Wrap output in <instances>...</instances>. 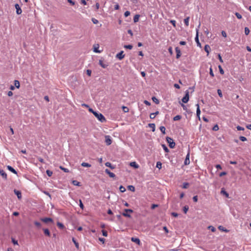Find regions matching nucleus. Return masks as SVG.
<instances>
[{
	"label": "nucleus",
	"instance_id": "4be33fe9",
	"mask_svg": "<svg viewBox=\"0 0 251 251\" xmlns=\"http://www.w3.org/2000/svg\"><path fill=\"white\" fill-rule=\"evenodd\" d=\"M140 15L138 14H136L134 16L133 18V21L134 23H137L139 21Z\"/></svg>",
	"mask_w": 251,
	"mask_h": 251
},
{
	"label": "nucleus",
	"instance_id": "412c9836",
	"mask_svg": "<svg viewBox=\"0 0 251 251\" xmlns=\"http://www.w3.org/2000/svg\"><path fill=\"white\" fill-rule=\"evenodd\" d=\"M210 50V47L209 45H206L204 47V50L205 51V52H207V55L209 54V50Z\"/></svg>",
	"mask_w": 251,
	"mask_h": 251
},
{
	"label": "nucleus",
	"instance_id": "0e129e2a",
	"mask_svg": "<svg viewBox=\"0 0 251 251\" xmlns=\"http://www.w3.org/2000/svg\"><path fill=\"white\" fill-rule=\"evenodd\" d=\"M79 206L82 209L84 208V205L80 200H79Z\"/></svg>",
	"mask_w": 251,
	"mask_h": 251
},
{
	"label": "nucleus",
	"instance_id": "bb28decb",
	"mask_svg": "<svg viewBox=\"0 0 251 251\" xmlns=\"http://www.w3.org/2000/svg\"><path fill=\"white\" fill-rule=\"evenodd\" d=\"M14 85H15V87H16L17 88H19V87L20 86L19 81L17 80H15L14 81Z\"/></svg>",
	"mask_w": 251,
	"mask_h": 251
},
{
	"label": "nucleus",
	"instance_id": "39448f33",
	"mask_svg": "<svg viewBox=\"0 0 251 251\" xmlns=\"http://www.w3.org/2000/svg\"><path fill=\"white\" fill-rule=\"evenodd\" d=\"M40 220L46 224H47L50 222L51 223H53V221L52 219L51 218H48V217L42 218L40 219Z\"/></svg>",
	"mask_w": 251,
	"mask_h": 251
},
{
	"label": "nucleus",
	"instance_id": "aec40b11",
	"mask_svg": "<svg viewBox=\"0 0 251 251\" xmlns=\"http://www.w3.org/2000/svg\"><path fill=\"white\" fill-rule=\"evenodd\" d=\"M43 231H44V234L46 235H47L48 236H50V232L48 228H44L43 229Z\"/></svg>",
	"mask_w": 251,
	"mask_h": 251
},
{
	"label": "nucleus",
	"instance_id": "72a5a7b5",
	"mask_svg": "<svg viewBox=\"0 0 251 251\" xmlns=\"http://www.w3.org/2000/svg\"><path fill=\"white\" fill-rule=\"evenodd\" d=\"M218 228L221 230H222L223 231H225L226 232H227L228 231V230L227 229H226V228H225V227H224L223 226H220L218 227Z\"/></svg>",
	"mask_w": 251,
	"mask_h": 251
},
{
	"label": "nucleus",
	"instance_id": "49530a36",
	"mask_svg": "<svg viewBox=\"0 0 251 251\" xmlns=\"http://www.w3.org/2000/svg\"><path fill=\"white\" fill-rule=\"evenodd\" d=\"M46 173L49 176H51L52 175V172L49 170L46 171Z\"/></svg>",
	"mask_w": 251,
	"mask_h": 251
},
{
	"label": "nucleus",
	"instance_id": "dca6fc26",
	"mask_svg": "<svg viewBox=\"0 0 251 251\" xmlns=\"http://www.w3.org/2000/svg\"><path fill=\"white\" fill-rule=\"evenodd\" d=\"M195 41L196 42L197 45L198 46L201 47V43H200L199 40V35H198V29H197V34L195 37Z\"/></svg>",
	"mask_w": 251,
	"mask_h": 251
},
{
	"label": "nucleus",
	"instance_id": "393cba45",
	"mask_svg": "<svg viewBox=\"0 0 251 251\" xmlns=\"http://www.w3.org/2000/svg\"><path fill=\"white\" fill-rule=\"evenodd\" d=\"M34 224L35 225V226L38 228H40L41 227V226H42V225L39 222H37V221H35L34 222Z\"/></svg>",
	"mask_w": 251,
	"mask_h": 251
},
{
	"label": "nucleus",
	"instance_id": "58836bf2",
	"mask_svg": "<svg viewBox=\"0 0 251 251\" xmlns=\"http://www.w3.org/2000/svg\"><path fill=\"white\" fill-rule=\"evenodd\" d=\"M119 190L121 192L124 193L126 191V188L122 185H121L119 187Z\"/></svg>",
	"mask_w": 251,
	"mask_h": 251
},
{
	"label": "nucleus",
	"instance_id": "423d86ee",
	"mask_svg": "<svg viewBox=\"0 0 251 251\" xmlns=\"http://www.w3.org/2000/svg\"><path fill=\"white\" fill-rule=\"evenodd\" d=\"M105 142L107 145L109 146L111 144L112 140L111 139V137L109 135L105 136Z\"/></svg>",
	"mask_w": 251,
	"mask_h": 251
},
{
	"label": "nucleus",
	"instance_id": "ea45409f",
	"mask_svg": "<svg viewBox=\"0 0 251 251\" xmlns=\"http://www.w3.org/2000/svg\"><path fill=\"white\" fill-rule=\"evenodd\" d=\"M189 186V183H188V182H184L183 183L182 188L183 189H187L188 187Z\"/></svg>",
	"mask_w": 251,
	"mask_h": 251
},
{
	"label": "nucleus",
	"instance_id": "a211bd4d",
	"mask_svg": "<svg viewBox=\"0 0 251 251\" xmlns=\"http://www.w3.org/2000/svg\"><path fill=\"white\" fill-rule=\"evenodd\" d=\"M159 114V111H156L155 113H152L150 114V117L151 119H153L155 118L156 115Z\"/></svg>",
	"mask_w": 251,
	"mask_h": 251
},
{
	"label": "nucleus",
	"instance_id": "338daca9",
	"mask_svg": "<svg viewBox=\"0 0 251 251\" xmlns=\"http://www.w3.org/2000/svg\"><path fill=\"white\" fill-rule=\"evenodd\" d=\"M67 1L68 2H69L72 5H74L75 4V2L72 0H67Z\"/></svg>",
	"mask_w": 251,
	"mask_h": 251
},
{
	"label": "nucleus",
	"instance_id": "4d7b16f0",
	"mask_svg": "<svg viewBox=\"0 0 251 251\" xmlns=\"http://www.w3.org/2000/svg\"><path fill=\"white\" fill-rule=\"evenodd\" d=\"M239 139L241 141H243V142L247 140L246 137H245L244 136H240Z\"/></svg>",
	"mask_w": 251,
	"mask_h": 251
},
{
	"label": "nucleus",
	"instance_id": "f704fd0d",
	"mask_svg": "<svg viewBox=\"0 0 251 251\" xmlns=\"http://www.w3.org/2000/svg\"><path fill=\"white\" fill-rule=\"evenodd\" d=\"M159 128H160V131H161V132L163 134H165L166 133V132H165L166 128L164 126H161Z\"/></svg>",
	"mask_w": 251,
	"mask_h": 251
},
{
	"label": "nucleus",
	"instance_id": "cd10ccee",
	"mask_svg": "<svg viewBox=\"0 0 251 251\" xmlns=\"http://www.w3.org/2000/svg\"><path fill=\"white\" fill-rule=\"evenodd\" d=\"M81 165L84 167H90L91 166V164L86 162H82Z\"/></svg>",
	"mask_w": 251,
	"mask_h": 251
},
{
	"label": "nucleus",
	"instance_id": "a19ab883",
	"mask_svg": "<svg viewBox=\"0 0 251 251\" xmlns=\"http://www.w3.org/2000/svg\"><path fill=\"white\" fill-rule=\"evenodd\" d=\"M189 209V206L188 205H185L183 208V211L184 213H186Z\"/></svg>",
	"mask_w": 251,
	"mask_h": 251
},
{
	"label": "nucleus",
	"instance_id": "a878e982",
	"mask_svg": "<svg viewBox=\"0 0 251 251\" xmlns=\"http://www.w3.org/2000/svg\"><path fill=\"white\" fill-rule=\"evenodd\" d=\"M105 166L106 167H109L110 168H111V169H114V167L112 165V164H111V163L109 162H106L105 164Z\"/></svg>",
	"mask_w": 251,
	"mask_h": 251
},
{
	"label": "nucleus",
	"instance_id": "473e14b6",
	"mask_svg": "<svg viewBox=\"0 0 251 251\" xmlns=\"http://www.w3.org/2000/svg\"><path fill=\"white\" fill-rule=\"evenodd\" d=\"M189 17L186 18L184 20V24H185V25L187 26H188L189 25Z\"/></svg>",
	"mask_w": 251,
	"mask_h": 251
},
{
	"label": "nucleus",
	"instance_id": "f257e3e1",
	"mask_svg": "<svg viewBox=\"0 0 251 251\" xmlns=\"http://www.w3.org/2000/svg\"><path fill=\"white\" fill-rule=\"evenodd\" d=\"M94 115L101 123L106 122V119L101 113L96 111L95 112H94Z\"/></svg>",
	"mask_w": 251,
	"mask_h": 251
},
{
	"label": "nucleus",
	"instance_id": "9d476101",
	"mask_svg": "<svg viewBox=\"0 0 251 251\" xmlns=\"http://www.w3.org/2000/svg\"><path fill=\"white\" fill-rule=\"evenodd\" d=\"M14 192L15 195H17L18 199H21L22 198V193L20 191L17 190L16 189H14Z\"/></svg>",
	"mask_w": 251,
	"mask_h": 251
},
{
	"label": "nucleus",
	"instance_id": "b1692460",
	"mask_svg": "<svg viewBox=\"0 0 251 251\" xmlns=\"http://www.w3.org/2000/svg\"><path fill=\"white\" fill-rule=\"evenodd\" d=\"M99 64L100 65V66L101 67H102L103 68H106L107 67V64H104L103 63V62L102 60H99Z\"/></svg>",
	"mask_w": 251,
	"mask_h": 251
},
{
	"label": "nucleus",
	"instance_id": "6ab92c4d",
	"mask_svg": "<svg viewBox=\"0 0 251 251\" xmlns=\"http://www.w3.org/2000/svg\"><path fill=\"white\" fill-rule=\"evenodd\" d=\"M221 193L224 195L226 198H228L229 197L228 194L225 191V189L223 188H222Z\"/></svg>",
	"mask_w": 251,
	"mask_h": 251
},
{
	"label": "nucleus",
	"instance_id": "e433bc0d",
	"mask_svg": "<svg viewBox=\"0 0 251 251\" xmlns=\"http://www.w3.org/2000/svg\"><path fill=\"white\" fill-rule=\"evenodd\" d=\"M59 168H60L61 170L63 171L64 172H66V173H68V172H69V170L68 169L65 168L63 167V166H60L59 167Z\"/></svg>",
	"mask_w": 251,
	"mask_h": 251
},
{
	"label": "nucleus",
	"instance_id": "6e6552de",
	"mask_svg": "<svg viewBox=\"0 0 251 251\" xmlns=\"http://www.w3.org/2000/svg\"><path fill=\"white\" fill-rule=\"evenodd\" d=\"M0 175L4 180H7V174L2 169H0Z\"/></svg>",
	"mask_w": 251,
	"mask_h": 251
},
{
	"label": "nucleus",
	"instance_id": "2eb2a0df",
	"mask_svg": "<svg viewBox=\"0 0 251 251\" xmlns=\"http://www.w3.org/2000/svg\"><path fill=\"white\" fill-rule=\"evenodd\" d=\"M196 106H197V111H196L197 116L200 119V114H201V110H200V106H199V104L198 103H197L196 104Z\"/></svg>",
	"mask_w": 251,
	"mask_h": 251
},
{
	"label": "nucleus",
	"instance_id": "bf43d9fd",
	"mask_svg": "<svg viewBox=\"0 0 251 251\" xmlns=\"http://www.w3.org/2000/svg\"><path fill=\"white\" fill-rule=\"evenodd\" d=\"M92 21L93 22V23L94 24H97L99 22L98 20L95 19V18H92Z\"/></svg>",
	"mask_w": 251,
	"mask_h": 251
},
{
	"label": "nucleus",
	"instance_id": "f3484780",
	"mask_svg": "<svg viewBox=\"0 0 251 251\" xmlns=\"http://www.w3.org/2000/svg\"><path fill=\"white\" fill-rule=\"evenodd\" d=\"M7 169L9 171L12 172L13 173L15 174H17V172L11 166H7Z\"/></svg>",
	"mask_w": 251,
	"mask_h": 251
},
{
	"label": "nucleus",
	"instance_id": "603ef678",
	"mask_svg": "<svg viewBox=\"0 0 251 251\" xmlns=\"http://www.w3.org/2000/svg\"><path fill=\"white\" fill-rule=\"evenodd\" d=\"M235 14L238 19H242V15L240 14H239V13L236 12Z\"/></svg>",
	"mask_w": 251,
	"mask_h": 251
},
{
	"label": "nucleus",
	"instance_id": "c9c22d12",
	"mask_svg": "<svg viewBox=\"0 0 251 251\" xmlns=\"http://www.w3.org/2000/svg\"><path fill=\"white\" fill-rule=\"evenodd\" d=\"M162 147H163V150L166 152H168L169 151V150L165 145L162 144Z\"/></svg>",
	"mask_w": 251,
	"mask_h": 251
},
{
	"label": "nucleus",
	"instance_id": "f03ea898",
	"mask_svg": "<svg viewBox=\"0 0 251 251\" xmlns=\"http://www.w3.org/2000/svg\"><path fill=\"white\" fill-rule=\"evenodd\" d=\"M166 141L168 143L169 146L170 147V148L173 149L175 148V147L176 146V143L174 141L173 139L172 138L169 137H166Z\"/></svg>",
	"mask_w": 251,
	"mask_h": 251
},
{
	"label": "nucleus",
	"instance_id": "774afa93",
	"mask_svg": "<svg viewBox=\"0 0 251 251\" xmlns=\"http://www.w3.org/2000/svg\"><path fill=\"white\" fill-rule=\"evenodd\" d=\"M170 23L173 25V26L174 27H176V22L175 20H171L170 21Z\"/></svg>",
	"mask_w": 251,
	"mask_h": 251
},
{
	"label": "nucleus",
	"instance_id": "680f3d73",
	"mask_svg": "<svg viewBox=\"0 0 251 251\" xmlns=\"http://www.w3.org/2000/svg\"><path fill=\"white\" fill-rule=\"evenodd\" d=\"M130 14V13L128 11H126L124 13V15L125 17H127V16H129Z\"/></svg>",
	"mask_w": 251,
	"mask_h": 251
},
{
	"label": "nucleus",
	"instance_id": "3c124183",
	"mask_svg": "<svg viewBox=\"0 0 251 251\" xmlns=\"http://www.w3.org/2000/svg\"><path fill=\"white\" fill-rule=\"evenodd\" d=\"M218 67L219 69V71H220V74H221L222 75H223L224 74V71L223 69H222L221 66L219 65L218 66Z\"/></svg>",
	"mask_w": 251,
	"mask_h": 251
},
{
	"label": "nucleus",
	"instance_id": "7c9ffc66",
	"mask_svg": "<svg viewBox=\"0 0 251 251\" xmlns=\"http://www.w3.org/2000/svg\"><path fill=\"white\" fill-rule=\"evenodd\" d=\"M130 166L132 167H134L135 168H138L139 166L135 162H132L130 163Z\"/></svg>",
	"mask_w": 251,
	"mask_h": 251
},
{
	"label": "nucleus",
	"instance_id": "2f4dec72",
	"mask_svg": "<svg viewBox=\"0 0 251 251\" xmlns=\"http://www.w3.org/2000/svg\"><path fill=\"white\" fill-rule=\"evenodd\" d=\"M127 188L129 190L134 192L135 191V187L133 185H128L127 186Z\"/></svg>",
	"mask_w": 251,
	"mask_h": 251
},
{
	"label": "nucleus",
	"instance_id": "4c0bfd02",
	"mask_svg": "<svg viewBox=\"0 0 251 251\" xmlns=\"http://www.w3.org/2000/svg\"><path fill=\"white\" fill-rule=\"evenodd\" d=\"M152 100L155 103H156V104H159V100H158L157 98H156L155 97H153L152 98Z\"/></svg>",
	"mask_w": 251,
	"mask_h": 251
},
{
	"label": "nucleus",
	"instance_id": "9b49d317",
	"mask_svg": "<svg viewBox=\"0 0 251 251\" xmlns=\"http://www.w3.org/2000/svg\"><path fill=\"white\" fill-rule=\"evenodd\" d=\"M105 172L109 175V176L110 177H112V178H113L114 177H115V175L111 172L108 169H106L105 170Z\"/></svg>",
	"mask_w": 251,
	"mask_h": 251
},
{
	"label": "nucleus",
	"instance_id": "f8f14e48",
	"mask_svg": "<svg viewBox=\"0 0 251 251\" xmlns=\"http://www.w3.org/2000/svg\"><path fill=\"white\" fill-rule=\"evenodd\" d=\"M175 50L176 52V58L178 59L181 56V51L179 48L177 47L175 48Z\"/></svg>",
	"mask_w": 251,
	"mask_h": 251
},
{
	"label": "nucleus",
	"instance_id": "864d4df0",
	"mask_svg": "<svg viewBox=\"0 0 251 251\" xmlns=\"http://www.w3.org/2000/svg\"><path fill=\"white\" fill-rule=\"evenodd\" d=\"M208 228L210 229L212 232H215L216 231V228L212 226H209Z\"/></svg>",
	"mask_w": 251,
	"mask_h": 251
},
{
	"label": "nucleus",
	"instance_id": "37998d69",
	"mask_svg": "<svg viewBox=\"0 0 251 251\" xmlns=\"http://www.w3.org/2000/svg\"><path fill=\"white\" fill-rule=\"evenodd\" d=\"M72 183L75 186H80V182H78L77 180H73Z\"/></svg>",
	"mask_w": 251,
	"mask_h": 251
},
{
	"label": "nucleus",
	"instance_id": "c756f323",
	"mask_svg": "<svg viewBox=\"0 0 251 251\" xmlns=\"http://www.w3.org/2000/svg\"><path fill=\"white\" fill-rule=\"evenodd\" d=\"M72 241L75 245V247L78 249L79 248V244L77 242L74 238H73Z\"/></svg>",
	"mask_w": 251,
	"mask_h": 251
},
{
	"label": "nucleus",
	"instance_id": "5701e85b",
	"mask_svg": "<svg viewBox=\"0 0 251 251\" xmlns=\"http://www.w3.org/2000/svg\"><path fill=\"white\" fill-rule=\"evenodd\" d=\"M148 126L152 128V131L154 132L155 129V125L153 123L149 124Z\"/></svg>",
	"mask_w": 251,
	"mask_h": 251
},
{
	"label": "nucleus",
	"instance_id": "052dcab7",
	"mask_svg": "<svg viewBox=\"0 0 251 251\" xmlns=\"http://www.w3.org/2000/svg\"><path fill=\"white\" fill-rule=\"evenodd\" d=\"M12 242L14 245H18V241L16 240L14 238H12Z\"/></svg>",
	"mask_w": 251,
	"mask_h": 251
},
{
	"label": "nucleus",
	"instance_id": "c03bdc74",
	"mask_svg": "<svg viewBox=\"0 0 251 251\" xmlns=\"http://www.w3.org/2000/svg\"><path fill=\"white\" fill-rule=\"evenodd\" d=\"M124 47L125 49L131 50L133 48V46L131 45H125Z\"/></svg>",
	"mask_w": 251,
	"mask_h": 251
},
{
	"label": "nucleus",
	"instance_id": "7ed1b4c3",
	"mask_svg": "<svg viewBox=\"0 0 251 251\" xmlns=\"http://www.w3.org/2000/svg\"><path fill=\"white\" fill-rule=\"evenodd\" d=\"M185 95L182 99V101L183 103H187L189 100V91L188 90H186L185 91Z\"/></svg>",
	"mask_w": 251,
	"mask_h": 251
},
{
	"label": "nucleus",
	"instance_id": "de8ad7c7",
	"mask_svg": "<svg viewBox=\"0 0 251 251\" xmlns=\"http://www.w3.org/2000/svg\"><path fill=\"white\" fill-rule=\"evenodd\" d=\"M250 29L248 27H246L245 28V33L246 35H248L250 33Z\"/></svg>",
	"mask_w": 251,
	"mask_h": 251
},
{
	"label": "nucleus",
	"instance_id": "13d9d810",
	"mask_svg": "<svg viewBox=\"0 0 251 251\" xmlns=\"http://www.w3.org/2000/svg\"><path fill=\"white\" fill-rule=\"evenodd\" d=\"M102 235L105 236V237H106L107 236V232L105 230H102Z\"/></svg>",
	"mask_w": 251,
	"mask_h": 251
},
{
	"label": "nucleus",
	"instance_id": "e2e57ef3",
	"mask_svg": "<svg viewBox=\"0 0 251 251\" xmlns=\"http://www.w3.org/2000/svg\"><path fill=\"white\" fill-rule=\"evenodd\" d=\"M236 128H237L238 130H244L245 129L244 127H243L242 126H238L236 127Z\"/></svg>",
	"mask_w": 251,
	"mask_h": 251
},
{
	"label": "nucleus",
	"instance_id": "1a4fd4ad",
	"mask_svg": "<svg viewBox=\"0 0 251 251\" xmlns=\"http://www.w3.org/2000/svg\"><path fill=\"white\" fill-rule=\"evenodd\" d=\"M15 8L16 9V13L18 15H19L22 13V9H21L19 5L18 4H16L15 5Z\"/></svg>",
	"mask_w": 251,
	"mask_h": 251
},
{
	"label": "nucleus",
	"instance_id": "4468645a",
	"mask_svg": "<svg viewBox=\"0 0 251 251\" xmlns=\"http://www.w3.org/2000/svg\"><path fill=\"white\" fill-rule=\"evenodd\" d=\"M189 156H190L189 153L188 152L186 156V158H185L184 162V164L186 165L190 164Z\"/></svg>",
	"mask_w": 251,
	"mask_h": 251
},
{
	"label": "nucleus",
	"instance_id": "6e6d98bb",
	"mask_svg": "<svg viewBox=\"0 0 251 251\" xmlns=\"http://www.w3.org/2000/svg\"><path fill=\"white\" fill-rule=\"evenodd\" d=\"M212 129L214 130V131H217L218 129H219V126L217 125H215Z\"/></svg>",
	"mask_w": 251,
	"mask_h": 251
},
{
	"label": "nucleus",
	"instance_id": "5fc2aeb1",
	"mask_svg": "<svg viewBox=\"0 0 251 251\" xmlns=\"http://www.w3.org/2000/svg\"><path fill=\"white\" fill-rule=\"evenodd\" d=\"M122 108H123V111L125 112H127L129 111V109L127 107H126V106H123L122 107Z\"/></svg>",
	"mask_w": 251,
	"mask_h": 251
},
{
	"label": "nucleus",
	"instance_id": "20e7f679",
	"mask_svg": "<svg viewBox=\"0 0 251 251\" xmlns=\"http://www.w3.org/2000/svg\"><path fill=\"white\" fill-rule=\"evenodd\" d=\"M127 212L133 213V211L131 209H125V212L122 213L123 216L126 217L130 218L131 217L130 215H129V214H127Z\"/></svg>",
	"mask_w": 251,
	"mask_h": 251
},
{
	"label": "nucleus",
	"instance_id": "0eeeda50",
	"mask_svg": "<svg viewBox=\"0 0 251 251\" xmlns=\"http://www.w3.org/2000/svg\"><path fill=\"white\" fill-rule=\"evenodd\" d=\"M125 57V54H124V51L122 50L118 53L116 54V57L118 58L119 60L123 59Z\"/></svg>",
	"mask_w": 251,
	"mask_h": 251
},
{
	"label": "nucleus",
	"instance_id": "69168bd1",
	"mask_svg": "<svg viewBox=\"0 0 251 251\" xmlns=\"http://www.w3.org/2000/svg\"><path fill=\"white\" fill-rule=\"evenodd\" d=\"M158 206V204H153L151 205V208L152 209H154V208H155L156 207H157Z\"/></svg>",
	"mask_w": 251,
	"mask_h": 251
},
{
	"label": "nucleus",
	"instance_id": "a18cd8bd",
	"mask_svg": "<svg viewBox=\"0 0 251 251\" xmlns=\"http://www.w3.org/2000/svg\"><path fill=\"white\" fill-rule=\"evenodd\" d=\"M209 74L212 77H213L214 76V75L213 72V70H212V67H210L209 69Z\"/></svg>",
	"mask_w": 251,
	"mask_h": 251
},
{
	"label": "nucleus",
	"instance_id": "79ce46f5",
	"mask_svg": "<svg viewBox=\"0 0 251 251\" xmlns=\"http://www.w3.org/2000/svg\"><path fill=\"white\" fill-rule=\"evenodd\" d=\"M181 118V116L180 115H176L175 117H174L173 120L174 121H178Z\"/></svg>",
	"mask_w": 251,
	"mask_h": 251
},
{
	"label": "nucleus",
	"instance_id": "ddd939ff",
	"mask_svg": "<svg viewBox=\"0 0 251 251\" xmlns=\"http://www.w3.org/2000/svg\"><path fill=\"white\" fill-rule=\"evenodd\" d=\"M131 240L132 242L135 243L136 244H137L139 245H140L141 244L140 240L138 238L132 237Z\"/></svg>",
	"mask_w": 251,
	"mask_h": 251
},
{
	"label": "nucleus",
	"instance_id": "09e8293b",
	"mask_svg": "<svg viewBox=\"0 0 251 251\" xmlns=\"http://www.w3.org/2000/svg\"><path fill=\"white\" fill-rule=\"evenodd\" d=\"M156 167L159 169H160L162 167V163L160 162H157Z\"/></svg>",
	"mask_w": 251,
	"mask_h": 251
},
{
	"label": "nucleus",
	"instance_id": "c85d7f7f",
	"mask_svg": "<svg viewBox=\"0 0 251 251\" xmlns=\"http://www.w3.org/2000/svg\"><path fill=\"white\" fill-rule=\"evenodd\" d=\"M57 226L60 229H63L65 227L64 225L60 222H57Z\"/></svg>",
	"mask_w": 251,
	"mask_h": 251
},
{
	"label": "nucleus",
	"instance_id": "8fccbe9b",
	"mask_svg": "<svg viewBox=\"0 0 251 251\" xmlns=\"http://www.w3.org/2000/svg\"><path fill=\"white\" fill-rule=\"evenodd\" d=\"M217 93H218V94L220 98H222L223 97L222 92V91L220 89H218Z\"/></svg>",
	"mask_w": 251,
	"mask_h": 251
}]
</instances>
